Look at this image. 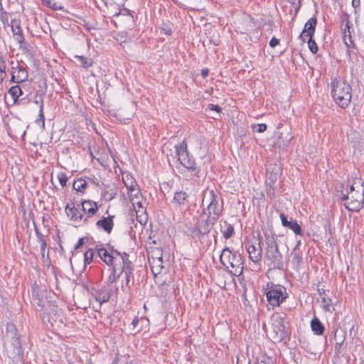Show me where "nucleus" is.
<instances>
[{
	"mask_svg": "<svg viewBox=\"0 0 364 364\" xmlns=\"http://www.w3.org/2000/svg\"><path fill=\"white\" fill-rule=\"evenodd\" d=\"M265 251L264 259L267 266L272 269H284V262L282 254L279 250L277 242V237L273 233L264 232Z\"/></svg>",
	"mask_w": 364,
	"mask_h": 364,
	"instance_id": "nucleus-1",
	"label": "nucleus"
},
{
	"mask_svg": "<svg viewBox=\"0 0 364 364\" xmlns=\"http://www.w3.org/2000/svg\"><path fill=\"white\" fill-rule=\"evenodd\" d=\"M220 262L224 266L225 270L232 276L239 277L243 272L244 262L241 255L228 247L222 250Z\"/></svg>",
	"mask_w": 364,
	"mask_h": 364,
	"instance_id": "nucleus-2",
	"label": "nucleus"
},
{
	"mask_svg": "<svg viewBox=\"0 0 364 364\" xmlns=\"http://www.w3.org/2000/svg\"><path fill=\"white\" fill-rule=\"evenodd\" d=\"M331 95L336 104L346 108L352 99L351 86L345 80L335 78L331 82Z\"/></svg>",
	"mask_w": 364,
	"mask_h": 364,
	"instance_id": "nucleus-3",
	"label": "nucleus"
},
{
	"mask_svg": "<svg viewBox=\"0 0 364 364\" xmlns=\"http://www.w3.org/2000/svg\"><path fill=\"white\" fill-rule=\"evenodd\" d=\"M178 160L181 164L188 171L191 172L192 176L200 178L201 168L198 166L195 158L190 154L188 150L187 143L183 139L181 143L175 145Z\"/></svg>",
	"mask_w": 364,
	"mask_h": 364,
	"instance_id": "nucleus-4",
	"label": "nucleus"
},
{
	"mask_svg": "<svg viewBox=\"0 0 364 364\" xmlns=\"http://www.w3.org/2000/svg\"><path fill=\"white\" fill-rule=\"evenodd\" d=\"M264 291L268 304L273 308L279 306L289 297L287 288L281 284L267 283L266 288H264Z\"/></svg>",
	"mask_w": 364,
	"mask_h": 364,
	"instance_id": "nucleus-5",
	"label": "nucleus"
},
{
	"mask_svg": "<svg viewBox=\"0 0 364 364\" xmlns=\"http://www.w3.org/2000/svg\"><path fill=\"white\" fill-rule=\"evenodd\" d=\"M287 324L285 315H277L273 317L272 338L274 343H286V339L290 336V331Z\"/></svg>",
	"mask_w": 364,
	"mask_h": 364,
	"instance_id": "nucleus-6",
	"label": "nucleus"
},
{
	"mask_svg": "<svg viewBox=\"0 0 364 364\" xmlns=\"http://www.w3.org/2000/svg\"><path fill=\"white\" fill-rule=\"evenodd\" d=\"M341 31L346 47L348 48H354L355 44L352 39V33L353 32V24L350 21L349 14L346 12H343L342 16Z\"/></svg>",
	"mask_w": 364,
	"mask_h": 364,
	"instance_id": "nucleus-7",
	"label": "nucleus"
},
{
	"mask_svg": "<svg viewBox=\"0 0 364 364\" xmlns=\"http://www.w3.org/2000/svg\"><path fill=\"white\" fill-rule=\"evenodd\" d=\"M359 190L355 192L349 193L350 201L344 203V206L350 211H358L363 207L364 202V186L363 183L358 182Z\"/></svg>",
	"mask_w": 364,
	"mask_h": 364,
	"instance_id": "nucleus-8",
	"label": "nucleus"
},
{
	"mask_svg": "<svg viewBox=\"0 0 364 364\" xmlns=\"http://www.w3.org/2000/svg\"><path fill=\"white\" fill-rule=\"evenodd\" d=\"M112 266V275L113 277L112 282H115L123 273L126 272L128 266H132V262L129 259V255L124 252V257L116 258Z\"/></svg>",
	"mask_w": 364,
	"mask_h": 364,
	"instance_id": "nucleus-9",
	"label": "nucleus"
},
{
	"mask_svg": "<svg viewBox=\"0 0 364 364\" xmlns=\"http://www.w3.org/2000/svg\"><path fill=\"white\" fill-rule=\"evenodd\" d=\"M46 287L45 285H40L37 281L31 285V298L33 301H36L37 305L42 309L45 307L46 301L45 297L46 296Z\"/></svg>",
	"mask_w": 364,
	"mask_h": 364,
	"instance_id": "nucleus-10",
	"label": "nucleus"
},
{
	"mask_svg": "<svg viewBox=\"0 0 364 364\" xmlns=\"http://www.w3.org/2000/svg\"><path fill=\"white\" fill-rule=\"evenodd\" d=\"M210 203L207 207L208 211L213 214H221L223 210V199L213 191H209Z\"/></svg>",
	"mask_w": 364,
	"mask_h": 364,
	"instance_id": "nucleus-11",
	"label": "nucleus"
},
{
	"mask_svg": "<svg viewBox=\"0 0 364 364\" xmlns=\"http://www.w3.org/2000/svg\"><path fill=\"white\" fill-rule=\"evenodd\" d=\"M333 338L336 340L334 346V354L336 356L339 357L340 355H344V348H343V343L346 340V332L335 328L333 331Z\"/></svg>",
	"mask_w": 364,
	"mask_h": 364,
	"instance_id": "nucleus-12",
	"label": "nucleus"
},
{
	"mask_svg": "<svg viewBox=\"0 0 364 364\" xmlns=\"http://www.w3.org/2000/svg\"><path fill=\"white\" fill-rule=\"evenodd\" d=\"M317 24V18L316 16H314L309 18L305 23L304 28L301 32V33L299 36V38L301 40L302 42H305V37L311 38L314 37L316 26Z\"/></svg>",
	"mask_w": 364,
	"mask_h": 364,
	"instance_id": "nucleus-13",
	"label": "nucleus"
},
{
	"mask_svg": "<svg viewBox=\"0 0 364 364\" xmlns=\"http://www.w3.org/2000/svg\"><path fill=\"white\" fill-rule=\"evenodd\" d=\"M114 215H109L107 217H102L96 223V227L100 230H103L105 232L110 234L114 228Z\"/></svg>",
	"mask_w": 364,
	"mask_h": 364,
	"instance_id": "nucleus-14",
	"label": "nucleus"
},
{
	"mask_svg": "<svg viewBox=\"0 0 364 364\" xmlns=\"http://www.w3.org/2000/svg\"><path fill=\"white\" fill-rule=\"evenodd\" d=\"M279 217L284 227L291 229L296 235H302L301 227L299 225L296 220H293L292 218H291L290 220H288L287 216L282 213H280Z\"/></svg>",
	"mask_w": 364,
	"mask_h": 364,
	"instance_id": "nucleus-15",
	"label": "nucleus"
},
{
	"mask_svg": "<svg viewBox=\"0 0 364 364\" xmlns=\"http://www.w3.org/2000/svg\"><path fill=\"white\" fill-rule=\"evenodd\" d=\"M11 28L14 36L19 44V48H21V45L23 43V34L20 19H12L11 21Z\"/></svg>",
	"mask_w": 364,
	"mask_h": 364,
	"instance_id": "nucleus-16",
	"label": "nucleus"
},
{
	"mask_svg": "<svg viewBox=\"0 0 364 364\" xmlns=\"http://www.w3.org/2000/svg\"><path fill=\"white\" fill-rule=\"evenodd\" d=\"M82 211L90 216H93L98 210V205L92 200H82L81 201Z\"/></svg>",
	"mask_w": 364,
	"mask_h": 364,
	"instance_id": "nucleus-17",
	"label": "nucleus"
},
{
	"mask_svg": "<svg viewBox=\"0 0 364 364\" xmlns=\"http://www.w3.org/2000/svg\"><path fill=\"white\" fill-rule=\"evenodd\" d=\"M65 211L68 217H69L71 220L77 221L83 219V215L81 214L79 210L75 207L73 202L70 204L68 203L66 205Z\"/></svg>",
	"mask_w": 364,
	"mask_h": 364,
	"instance_id": "nucleus-18",
	"label": "nucleus"
},
{
	"mask_svg": "<svg viewBox=\"0 0 364 364\" xmlns=\"http://www.w3.org/2000/svg\"><path fill=\"white\" fill-rule=\"evenodd\" d=\"M261 242H258L259 247L256 248V247L253 245H250L247 247V252L249 253L250 259L255 263L259 262L262 259V250L260 246Z\"/></svg>",
	"mask_w": 364,
	"mask_h": 364,
	"instance_id": "nucleus-19",
	"label": "nucleus"
},
{
	"mask_svg": "<svg viewBox=\"0 0 364 364\" xmlns=\"http://www.w3.org/2000/svg\"><path fill=\"white\" fill-rule=\"evenodd\" d=\"M97 256L108 266H111L114 264V261L116 259L115 256L111 255L107 249L104 247L98 248L96 247Z\"/></svg>",
	"mask_w": 364,
	"mask_h": 364,
	"instance_id": "nucleus-20",
	"label": "nucleus"
},
{
	"mask_svg": "<svg viewBox=\"0 0 364 364\" xmlns=\"http://www.w3.org/2000/svg\"><path fill=\"white\" fill-rule=\"evenodd\" d=\"M311 331L316 336H321L325 331V326L321 321L314 316L310 322Z\"/></svg>",
	"mask_w": 364,
	"mask_h": 364,
	"instance_id": "nucleus-21",
	"label": "nucleus"
},
{
	"mask_svg": "<svg viewBox=\"0 0 364 364\" xmlns=\"http://www.w3.org/2000/svg\"><path fill=\"white\" fill-rule=\"evenodd\" d=\"M317 291L321 296V302L323 304V309L326 311H331V307L332 306V300L331 298L327 296L326 290L323 288H318Z\"/></svg>",
	"mask_w": 364,
	"mask_h": 364,
	"instance_id": "nucleus-22",
	"label": "nucleus"
},
{
	"mask_svg": "<svg viewBox=\"0 0 364 364\" xmlns=\"http://www.w3.org/2000/svg\"><path fill=\"white\" fill-rule=\"evenodd\" d=\"M204 214H206L205 210H203L200 215V218L198 220L196 224L204 233V235H206L210 232L213 227L210 225V223L206 220V219L203 218Z\"/></svg>",
	"mask_w": 364,
	"mask_h": 364,
	"instance_id": "nucleus-23",
	"label": "nucleus"
},
{
	"mask_svg": "<svg viewBox=\"0 0 364 364\" xmlns=\"http://www.w3.org/2000/svg\"><path fill=\"white\" fill-rule=\"evenodd\" d=\"M188 195L184 191H178L175 193L173 203L178 207L184 205L187 201Z\"/></svg>",
	"mask_w": 364,
	"mask_h": 364,
	"instance_id": "nucleus-24",
	"label": "nucleus"
},
{
	"mask_svg": "<svg viewBox=\"0 0 364 364\" xmlns=\"http://www.w3.org/2000/svg\"><path fill=\"white\" fill-rule=\"evenodd\" d=\"M95 297L100 304L107 302L111 297V291L102 289H100L96 291Z\"/></svg>",
	"mask_w": 364,
	"mask_h": 364,
	"instance_id": "nucleus-25",
	"label": "nucleus"
},
{
	"mask_svg": "<svg viewBox=\"0 0 364 364\" xmlns=\"http://www.w3.org/2000/svg\"><path fill=\"white\" fill-rule=\"evenodd\" d=\"M163 263L162 254L160 255L156 260L153 259V264L151 263L150 264L151 265V272L154 275L159 274L161 272V270L164 268Z\"/></svg>",
	"mask_w": 364,
	"mask_h": 364,
	"instance_id": "nucleus-26",
	"label": "nucleus"
},
{
	"mask_svg": "<svg viewBox=\"0 0 364 364\" xmlns=\"http://www.w3.org/2000/svg\"><path fill=\"white\" fill-rule=\"evenodd\" d=\"M23 91L18 85L12 86L9 90V95L11 97L13 104L17 102L18 97L22 95Z\"/></svg>",
	"mask_w": 364,
	"mask_h": 364,
	"instance_id": "nucleus-27",
	"label": "nucleus"
},
{
	"mask_svg": "<svg viewBox=\"0 0 364 364\" xmlns=\"http://www.w3.org/2000/svg\"><path fill=\"white\" fill-rule=\"evenodd\" d=\"M87 183L82 178H79L77 180L74 181L73 184V189L81 193H85V191L87 188Z\"/></svg>",
	"mask_w": 364,
	"mask_h": 364,
	"instance_id": "nucleus-28",
	"label": "nucleus"
},
{
	"mask_svg": "<svg viewBox=\"0 0 364 364\" xmlns=\"http://www.w3.org/2000/svg\"><path fill=\"white\" fill-rule=\"evenodd\" d=\"M23 70L20 66H18V68H12V70L11 72V81L16 83H21L23 82V78L21 76V73Z\"/></svg>",
	"mask_w": 364,
	"mask_h": 364,
	"instance_id": "nucleus-29",
	"label": "nucleus"
},
{
	"mask_svg": "<svg viewBox=\"0 0 364 364\" xmlns=\"http://www.w3.org/2000/svg\"><path fill=\"white\" fill-rule=\"evenodd\" d=\"M75 58L78 60V62L80 63L81 66L85 68L91 67L93 64V60L91 58L87 57L76 55Z\"/></svg>",
	"mask_w": 364,
	"mask_h": 364,
	"instance_id": "nucleus-30",
	"label": "nucleus"
},
{
	"mask_svg": "<svg viewBox=\"0 0 364 364\" xmlns=\"http://www.w3.org/2000/svg\"><path fill=\"white\" fill-rule=\"evenodd\" d=\"M27 100H28V102H30L32 101L34 104L38 105L39 109H41V105H42V108H43V97H42V95H38L37 92H35L34 95L33 97L31 96L30 98L28 95Z\"/></svg>",
	"mask_w": 364,
	"mask_h": 364,
	"instance_id": "nucleus-31",
	"label": "nucleus"
},
{
	"mask_svg": "<svg viewBox=\"0 0 364 364\" xmlns=\"http://www.w3.org/2000/svg\"><path fill=\"white\" fill-rule=\"evenodd\" d=\"M12 346L14 348V353L18 355H21V341L20 337H14L11 340Z\"/></svg>",
	"mask_w": 364,
	"mask_h": 364,
	"instance_id": "nucleus-32",
	"label": "nucleus"
},
{
	"mask_svg": "<svg viewBox=\"0 0 364 364\" xmlns=\"http://www.w3.org/2000/svg\"><path fill=\"white\" fill-rule=\"evenodd\" d=\"M95 255V250L90 248L88 249L85 253H84V265L86 267V265L90 264L94 259Z\"/></svg>",
	"mask_w": 364,
	"mask_h": 364,
	"instance_id": "nucleus-33",
	"label": "nucleus"
},
{
	"mask_svg": "<svg viewBox=\"0 0 364 364\" xmlns=\"http://www.w3.org/2000/svg\"><path fill=\"white\" fill-rule=\"evenodd\" d=\"M191 232V237L193 239H197L198 240H200L205 236L204 233L202 232L197 224H196L195 226L192 228Z\"/></svg>",
	"mask_w": 364,
	"mask_h": 364,
	"instance_id": "nucleus-34",
	"label": "nucleus"
},
{
	"mask_svg": "<svg viewBox=\"0 0 364 364\" xmlns=\"http://www.w3.org/2000/svg\"><path fill=\"white\" fill-rule=\"evenodd\" d=\"M267 171L269 173V179L270 183H274L279 176V168L275 166L272 168L271 171H269V168H267Z\"/></svg>",
	"mask_w": 364,
	"mask_h": 364,
	"instance_id": "nucleus-35",
	"label": "nucleus"
},
{
	"mask_svg": "<svg viewBox=\"0 0 364 364\" xmlns=\"http://www.w3.org/2000/svg\"><path fill=\"white\" fill-rule=\"evenodd\" d=\"M220 215L221 214H213L211 211H208L205 219L210 223V225L213 227Z\"/></svg>",
	"mask_w": 364,
	"mask_h": 364,
	"instance_id": "nucleus-36",
	"label": "nucleus"
},
{
	"mask_svg": "<svg viewBox=\"0 0 364 364\" xmlns=\"http://www.w3.org/2000/svg\"><path fill=\"white\" fill-rule=\"evenodd\" d=\"M225 223L227 225V230L223 232V237L225 239H229L235 233L234 227L231 224L228 223L226 221H225Z\"/></svg>",
	"mask_w": 364,
	"mask_h": 364,
	"instance_id": "nucleus-37",
	"label": "nucleus"
},
{
	"mask_svg": "<svg viewBox=\"0 0 364 364\" xmlns=\"http://www.w3.org/2000/svg\"><path fill=\"white\" fill-rule=\"evenodd\" d=\"M36 123L42 129L45 128V117L43 114V108L39 109L38 118L36 119Z\"/></svg>",
	"mask_w": 364,
	"mask_h": 364,
	"instance_id": "nucleus-38",
	"label": "nucleus"
},
{
	"mask_svg": "<svg viewBox=\"0 0 364 364\" xmlns=\"http://www.w3.org/2000/svg\"><path fill=\"white\" fill-rule=\"evenodd\" d=\"M24 55L26 54V56L31 60L34 62V56L36 55V50H33V48H28L27 46L26 45V43L24 42Z\"/></svg>",
	"mask_w": 364,
	"mask_h": 364,
	"instance_id": "nucleus-39",
	"label": "nucleus"
},
{
	"mask_svg": "<svg viewBox=\"0 0 364 364\" xmlns=\"http://www.w3.org/2000/svg\"><path fill=\"white\" fill-rule=\"evenodd\" d=\"M125 274V280H126V287H127L129 289L131 288L130 286V277L133 274V265L132 266H128L127 267V270L124 272Z\"/></svg>",
	"mask_w": 364,
	"mask_h": 364,
	"instance_id": "nucleus-40",
	"label": "nucleus"
},
{
	"mask_svg": "<svg viewBox=\"0 0 364 364\" xmlns=\"http://www.w3.org/2000/svg\"><path fill=\"white\" fill-rule=\"evenodd\" d=\"M307 43H308V46H309L310 51L312 53L316 54L318 52V48L317 43L313 39V37L309 38Z\"/></svg>",
	"mask_w": 364,
	"mask_h": 364,
	"instance_id": "nucleus-41",
	"label": "nucleus"
},
{
	"mask_svg": "<svg viewBox=\"0 0 364 364\" xmlns=\"http://www.w3.org/2000/svg\"><path fill=\"white\" fill-rule=\"evenodd\" d=\"M6 75V63L3 58L0 56V84L5 78Z\"/></svg>",
	"mask_w": 364,
	"mask_h": 364,
	"instance_id": "nucleus-42",
	"label": "nucleus"
},
{
	"mask_svg": "<svg viewBox=\"0 0 364 364\" xmlns=\"http://www.w3.org/2000/svg\"><path fill=\"white\" fill-rule=\"evenodd\" d=\"M348 140L351 143L356 144L359 141V133L355 131H351L348 134Z\"/></svg>",
	"mask_w": 364,
	"mask_h": 364,
	"instance_id": "nucleus-43",
	"label": "nucleus"
},
{
	"mask_svg": "<svg viewBox=\"0 0 364 364\" xmlns=\"http://www.w3.org/2000/svg\"><path fill=\"white\" fill-rule=\"evenodd\" d=\"M267 126L266 124H257L252 125L254 131L258 133H262L267 130Z\"/></svg>",
	"mask_w": 364,
	"mask_h": 364,
	"instance_id": "nucleus-44",
	"label": "nucleus"
},
{
	"mask_svg": "<svg viewBox=\"0 0 364 364\" xmlns=\"http://www.w3.org/2000/svg\"><path fill=\"white\" fill-rule=\"evenodd\" d=\"M274 183H270L268 188L267 189V195L271 199H273L275 197V190H276V188L274 187Z\"/></svg>",
	"mask_w": 364,
	"mask_h": 364,
	"instance_id": "nucleus-45",
	"label": "nucleus"
},
{
	"mask_svg": "<svg viewBox=\"0 0 364 364\" xmlns=\"http://www.w3.org/2000/svg\"><path fill=\"white\" fill-rule=\"evenodd\" d=\"M336 196L339 197V198L342 201H345V203H347L348 201H350L349 193H343L342 190L341 191H338V190L337 191Z\"/></svg>",
	"mask_w": 364,
	"mask_h": 364,
	"instance_id": "nucleus-46",
	"label": "nucleus"
},
{
	"mask_svg": "<svg viewBox=\"0 0 364 364\" xmlns=\"http://www.w3.org/2000/svg\"><path fill=\"white\" fill-rule=\"evenodd\" d=\"M59 182L60 185L64 187L66 186L67 181H68V177L65 173H60L58 176Z\"/></svg>",
	"mask_w": 364,
	"mask_h": 364,
	"instance_id": "nucleus-47",
	"label": "nucleus"
},
{
	"mask_svg": "<svg viewBox=\"0 0 364 364\" xmlns=\"http://www.w3.org/2000/svg\"><path fill=\"white\" fill-rule=\"evenodd\" d=\"M256 364H274V361L272 358L264 356L260 360H257Z\"/></svg>",
	"mask_w": 364,
	"mask_h": 364,
	"instance_id": "nucleus-48",
	"label": "nucleus"
},
{
	"mask_svg": "<svg viewBox=\"0 0 364 364\" xmlns=\"http://www.w3.org/2000/svg\"><path fill=\"white\" fill-rule=\"evenodd\" d=\"M47 7L52 9L54 11L63 10V7L61 6H58L57 3L54 2L53 0L51 1L47 2Z\"/></svg>",
	"mask_w": 364,
	"mask_h": 364,
	"instance_id": "nucleus-49",
	"label": "nucleus"
},
{
	"mask_svg": "<svg viewBox=\"0 0 364 364\" xmlns=\"http://www.w3.org/2000/svg\"><path fill=\"white\" fill-rule=\"evenodd\" d=\"M292 262L299 265L302 262V257L298 252H293Z\"/></svg>",
	"mask_w": 364,
	"mask_h": 364,
	"instance_id": "nucleus-50",
	"label": "nucleus"
},
{
	"mask_svg": "<svg viewBox=\"0 0 364 364\" xmlns=\"http://www.w3.org/2000/svg\"><path fill=\"white\" fill-rule=\"evenodd\" d=\"M119 15L132 16V11H130L129 9H128L127 8H125V7L120 9L119 11L114 14V16H119Z\"/></svg>",
	"mask_w": 364,
	"mask_h": 364,
	"instance_id": "nucleus-51",
	"label": "nucleus"
},
{
	"mask_svg": "<svg viewBox=\"0 0 364 364\" xmlns=\"http://www.w3.org/2000/svg\"><path fill=\"white\" fill-rule=\"evenodd\" d=\"M101 196L105 199L106 201H110L114 198V195L109 193L107 191L102 192Z\"/></svg>",
	"mask_w": 364,
	"mask_h": 364,
	"instance_id": "nucleus-52",
	"label": "nucleus"
},
{
	"mask_svg": "<svg viewBox=\"0 0 364 364\" xmlns=\"http://www.w3.org/2000/svg\"><path fill=\"white\" fill-rule=\"evenodd\" d=\"M208 109L211 111H215L218 113H220L222 112V107L218 105L209 104L208 105Z\"/></svg>",
	"mask_w": 364,
	"mask_h": 364,
	"instance_id": "nucleus-53",
	"label": "nucleus"
},
{
	"mask_svg": "<svg viewBox=\"0 0 364 364\" xmlns=\"http://www.w3.org/2000/svg\"><path fill=\"white\" fill-rule=\"evenodd\" d=\"M85 240H88V238L86 237H80L77 244L75 245V250H78L80 249L81 247L83 246V245L85 244Z\"/></svg>",
	"mask_w": 364,
	"mask_h": 364,
	"instance_id": "nucleus-54",
	"label": "nucleus"
},
{
	"mask_svg": "<svg viewBox=\"0 0 364 364\" xmlns=\"http://www.w3.org/2000/svg\"><path fill=\"white\" fill-rule=\"evenodd\" d=\"M136 184V182L134 181H132L130 185H128L127 183H125V186H127V188H128L129 191L130 192L131 196H132V192L136 191V188H135V185Z\"/></svg>",
	"mask_w": 364,
	"mask_h": 364,
	"instance_id": "nucleus-55",
	"label": "nucleus"
},
{
	"mask_svg": "<svg viewBox=\"0 0 364 364\" xmlns=\"http://www.w3.org/2000/svg\"><path fill=\"white\" fill-rule=\"evenodd\" d=\"M351 4L354 8L355 13H357L360 6V0H352Z\"/></svg>",
	"mask_w": 364,
	"mask_h": 364,
	"instance_id": "nucleus-56",
	"label": "nucleus"
},
{
	"mask_svg": "<svg viewBox=\"0 0 364 364\" xmlns=\"http://www.w3.org/2000/svg\"><path fill=\"white\" fill-rule=\"evenodd\" d=\"M279 44V40L275 37H272L269 41V46L272 48H275Z\"/></svg>",
	"mask_w": 364,
	"mask_h": 364,
	"instance_id": "nucleus-57",
	"label": "nucleus"
},
{
	"mask_svg": "<svg viewBox=\"0 0 364 364\" xmlns=\"http://www.w3.org/2000/svg\"><path fill=\"white\" fill-rule=\"evenodd\" d=\"M300 9V1H299V4L298 5L295 7L294 10L293 11L292 9L290 11V14L293 15V18H294V17L296 16L299 10Z\"/></svg>",
	"mask_w": 364,
	"mask_h": 364,
	"instance_id": "nucleus-58",
	"label": "nucleus"
},
{
	"mask_svg": "<svg viewBox=\"0 0 364 364\" xmlns=\"http://www.w3.org/2000/svg\"><path fill=\"white\" fill-rule=\"evenodd\" d=\"M112 255L115 256V258L124 257V252L122 253V252H119L117 250H112Z\"/></svg>",
	"mask_w": 364,
	"mask_h": 364,
	"instance_id": "nucleus-59",
	"label": "nucleus"
},
{
	"mask_svg": "<svg viewBox=\"0 0 364 364\" xmlns=\"http://www.w3.org/2000/svg\"><path fill=\"white\" fill-rule=\"evenodd\" d=\"M209 69L203 68L201 70V75L203 78L206 77L208 75Z\"/></svg>",
	"mask_w": 364,
	"mask_h": 364,
	"instance_id": "nucleus-60",
	"label": "nucleus"
},
{
	"mask_svg": "<svg viewBox=\"0 0 364 364\" xmlns=\"http://www.w3.org/2000/svg\"><path fill=\"white\" fill-rule=\"evenodd\" d=\"M139 321V320L138 317H135V318L132 320V325L134 327H136V326L138 325Z\"/></svg>",
	"mask_w": 364,
	"mask_h": 364,
	"instance_id": "nucleus-61",
	"label": "nucleus"
},
{
	"mask_svg": "<svg viewBox=\"0 0 364 364\" xmlns=\"http://www.w3.org/2000/svg\"><path fill=\"white\" fill-rule=\"evenodd\" d=\"M163 31H164V34L170 36L172 33L171 28H163Z\"/></svg>",
	"mask_w": 364,
	"mask_h": 364,
	"instance_id": "nucleus-62",
	"label": "nucleus"
},
{
	"mask_svg": "<svg viewBox=\"0 0 364 364\" xmlns=\"http://www.w3.org/2000/svg\"><path fill=\"white\" fill-rule=\"evenodd\" d=\"M356 184H357V183L354 181L353 184L350 186V193H353V192L356 191L355 190V185H356Z\"/></svg>",
	"mask_w": 364,
	"mask_h": 364,
	"instance_id": "nucleus-63",
	"label": "nucleus"
},
{
	"mask_svg": "<svg viewBox=\"0 0 364 364\" xmlns=\"http://www.w3.org/2000/svg\"><path fill=\"white\" fill-rule=\"evenodd\" d=\"M92 216H90V215H88L87 217L84 218L83 217V222L84 223H89V220H90V218H91Z\"/></svg>",
	"mask_w": 364,
	"mask_h": 364,
	"instance_id": "nucleus-64",
	"label": "nucleus"
}]
</instances>
